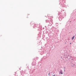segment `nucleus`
<instances>
[{
  "label": "nucleus",
  "mask_w": 76,
  "mask_h": 76,
  "mask_svg": "<svg viewBox=\"0 0 76 76\" xmlns=\"http://www.w3.org/2000/svg\"><path fill=\"white\" fill-rule=\"evenodd\" d=\"M61 13L59 12L58 15L59 16L58 18L59 20L61 21L62 20V19H63L64 17H66V13L64 12V10L61 11Z\"/></svg>",
  "instance_id": "obj_1"
},
{
  "label": "nucleus",
  "mask_w": 76,
  "mask_h": 76,
  "mask_svg": "<svg viewBox=\"0 0 76 76\" xmlns=\"http://www.w3.org/2000/svg\"><path fill=\"white\" fill-rule=\"evenodd\" d=\"M52 18L53 16H51V18L50 19V21L48 20H45V21L46 23H48V26H51V25H52V24H53V20H52Z\"/></svg>",
  "instance_id": "obj_2"
},
{
  "label": "nucleus",
  "mask_w": 76,
  "mask_h": 76,
  "mask_svg": "<svg viewBox=\"0 0 76 76\" xmlns=\"http://www.w3.org/2000/svg\"><path fill=\"white\" fill-rule=\"evenodd\" d=\"M60 3L59 4L61 6H62L63 7H65L66 5L65 4H66V2L64 1H63L62 0H59Z\"/></svg>",
  "instance_id": "obj_3"
},
{
  "label": "nucleus",
  "mask_w": 76,
  "mask_h": 76,
  "mask_svg": "<svg viewBox=\"0 0 76 76\" xmlns=\"http://www.w3.org/2000/svg\"><path fill=\"white\" fill-rule=\"evenodd\" d=\"M33 27L34 28H39V29H40L41 30L42 29V27L41 26H39V25L38 24L34 25V26H33Z\"/></svg>",
  "instance_id": "obj_4"
},
{
  "label": "nucleus",
  "mask_w": 76,
  "mask_h": 76,
  "mask_svg": "<svg viewBox=\"0 0 76 76\" xmlns=\"http://www.w3.org/2000/svg\"><path fill=\"white\" fill-rule=\"evenodd\" d=\"M32 66H36V62H33L32 63Z\"/></svg>",
  "instance_id": "obj_5"
},
{
  "label": "nucleus",
  "mask_w": 76,
  "mask_h": 76,
  "mask_svg": "<svg viewBox=\"0 0 76 76\" xmlns=\"http://www.w3.org/2000/svg\"><path fill=\"white\" fill-rule=\"evenodd\" d=\"M59 73H60V74H61V75H63V72H62V71L61 70L60 71V72Z\"/></svg>",
  "instance_id": "obj_6"
},
{
  "label": "nucleus",
  "mask_w": 76,
  "mask_h": 76,
  "mask_svg": "<svg viewBox=\"0 0 76 76\" xmlns=\"http://www.w3.org/2000/svg\"><path fill=\"white\" fill-rule=\"evenodd\" d=\"M75 38V36H73L72 37V40H73Z\"/></svg>",
  "instance_id": "obj_7"
},
{
  "label": "nucleus",
  "mask_w": 76,
  "mask_h": 76,
  "mask_svg": "<svg viewBox=\"0 0 76 76\" xmlns=\"http://www.w3.org/2000/svg\"><path fill=\"white\" fill-rule=\"evenodd\" d=\"M70 55L69 54H68V57L66 58H68V57H70Z\"/></svg>",
  "instance_id": "obj_8"
},
{
  "label": "nucleus",
  "mask_w": 76,
  "mask_h": 76,
  "mask_svg": "<svg viewBox=\"0 0 76 76\" xmlns=\"http://www.w3.org/2000/svg\"><path fill=\"white\" fill-rule=\"evenodd\" d=\"M33 23H34V22H33V23H32V22H31V25H32V24H33Z\"/></svg>",
  "instance_id": "obj_9"
},
{
  "label": "nucleus",
  "mask_w": 76,
  "mask_h": 76,
  "mask_svg": "<svg viewBox=\"0 0 76 76\" xmlns=\"http://www.w3.org/2000/svg\"><path fill=\"white\" fill-rule=\"evenodd\" d=\"M72 58V57L71 56H70V57H69V59H70V58Z\"/></svg>",
  "instance_id": "obj_10"
},
{
  "label": "nucleus",
  "mask_w": 76,
  "mask_h": 76,
  "mask_svg": "<svg viewBox=\"0 0 76 76\" xmlns=\"http://www.w3.org/2000/svg\"><path fill=\"white\" fill-rule=\"evenodd\" d=\"M72 58L71 59L72 60H73V61L74 60V59H73V58Z\"/></svg>",
  "instance_id": "obj_11"
},
{
  "label": "nucleus",
  "mask_w": 76,
  "mask_h": 76,
  "mask_svg": "<svg viewBox=\"0 0 76 76\" xmlns=\"http://www.w3.org/2000/svg\"><path fill=\"white\" fill-rule=\"evenodd\" d=\"M50 72L49 73H48V75H49V76H50Z\"/></svg>",
  "instance_id": "obj_12"
},
{
  "label": "nucleus",
  "mask_w": 76,
  "mask_h": 76,
  "mask_svg": "<svg viewBox=\"0 0 76 76\" xmlns=\"http://www.w3.org/2000/svg\"><path fill=\"white\" fill-rule=\"evenodd\" d=\"M70 25V24H69L68 25V26H69Z\"/></svg>",
  "instance_id": "obj_13"
},
{
  "label": "nucleus",
  "mask_w": 76,
  "mask_h": 76,
  "mask_svg": "<svg viewBox=\"0 0 76 76\" xmlns=\"http://www.w3.org/2000/svg\"><path fill=\"white\" fill-rule=\"evenodd\" d=\"M64 72H65V71H66V70H65V69H64Z\"/></svg>",
  "instance_id": "obj_14"
},
{
  "label": "nucleus",
  "mask_w": 76,
  "mask_h": 76,
  "mask_svg": "<svg viewBox=\"0 0 76 76\" xmlns=\"http://www.w3.org/2000/svg\"><path fill=\"white\" fill-rule=\"evenodd\" d=\"M64 69H66V67H64Z\"/></svg>",
  "instance_id": "obj_15"
},
{
  "label": "nucleus",
  "mask_w": 76,
  "mask_h": 76,
  "mask_svg": "<svg viewBox=\"0 0 76 76\" xmlns=\"http://www.w3.org/2000/svg\"><path fill=\"white\" fill-rule=\"evenodd\" d=\"M53 76H55V74H54V75H53Z\"/></svg>",
  "instance_id": "obj_16"
},
{
  "label": "nucleus",
  "mask_w": 76,
  "mask_h": 76,
  "mask_svg": "<svg viewBox=\"0 0 76 76\" xmlns=\"http://www.w3.org/2000/svg\"><path fill=\"white\" fill-rule=\"evenodd\" d=\"M70 44H72V43L71 42H70Z\"/></svg>",
  "instance_id": "obj_17"
},
{
  "label": "nucleus",
  "mask_w": 76,
  "mask_h": 76,
  "mask_svg": "<svg viewBox=\"0 0 76 76\" xmlns=\"http://www.w3.org/2000/svg\"><path fill=\"white\" fill-rule=\"evenodd\" d=\"M39 64V62H38V64Z\"/></svg>",
  "instance_id": "obj_18"
},
{
  "label": "nucleus",
  "mask_w": 76,
  "mask_h": 76,
  "mask_svg": "<svg viewBox=\"0 0 76 76\" xmlns=\"http://www.w3.org/2000/svg\"><path fill=\"white\" fill-rule=\"evenodd\" d=\"M44 28H43V29H44Z\"/></svg>",
  "instance_id": "obj_19"
},
{
  "label": "nucleus",
  "mask_w": 76,
  "mask_h": 76,
  "mask_svg": "<svg viewBox=\"0 0 76 76\" xmlns=\"http://www.w3.org/2000/svg\"><path fill=\"white\" fill-rule=\"evenodd\" d=\"M66 42H65V44H66Z\"/></svg>",
  "instance_id": "obj_20"
},
{
  "label": "nucleus",
  "mask_w": 76,
  "mask_h": 76,
  "mask_svg": "<svg viewBox=\"0 0 76 76\" xmlns=\"http://www.w3.org/2000/svg\"><path fill=\"white\" fill-rule=\"evenodd\" d=\"M15 73H16V72H15Z\"/></svg>",
  "instance_id": "obj_21"
},
{
  "label": "nucleus",
  "mask_w": 76,
  "mask_h": 76,
  "mask_svg": "<svg viewBox=\"0 0 76 76\" xmlns=\"http://www.w3.org/2000/svg\"><path fill=\"white\" fill-rule=\"evenodd\" d=\"M45 27H46V26H45Z\"/></svg>",
  "instance_id": "obj_22"
}]
</instances>
